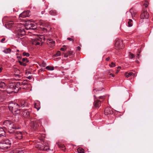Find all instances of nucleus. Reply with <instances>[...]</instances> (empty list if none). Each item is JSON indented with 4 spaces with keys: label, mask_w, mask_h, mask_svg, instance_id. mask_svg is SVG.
<instances>
[{
    "label": "nucleus",
    "mask_w": 153,
    "mask_h": 153,
    "mask_svg": "<svg viewBox=\"0 0 153 153\" xmlns=\"http://www.w3.org/2000/svg\"><path fill=\"white\" fill-rule=\"evenodd\" d=\"M8 107L9 110L13 114L15 113L17 114L19 113V106L17 103L11 102L9 104Z\"/></svg>",
    "instance_id": "f257e3e1"
},
{
    "label": "nucleus",
    "mask_w": 153,
    "mask_h": 153,
    "mask_svg": "<svg viewBox=\"0 0 153 153\" xmlns=\"http://www.w3.org/2000/svg\"><path fill=\"white\" fill-rule=\"evenodd\" d=\"M13 140L12 138L6 139L1 142L0 143V149H6L9 148Z\"/></svg>",
    "instance_id": "f03ea898"
},
{
    "label": "nucleus",
    "mask_w": 153,
    "mask_h": 153,
    "mask_svg": "<svg viewBox=\"0 0 153 153\" xmlns=\"http://www.w3.org/2000/svg\"><path fill=\"white\" fill-rule=\"evenodd\" d=\"M4 127L8 130L9 132L10 133H12L13 131L12 129H16L18 128L15 126L13 124L11 123V122L8 120H6L3 123Z\"/></svg>",
    "instance_id": "7ed1b4c3"
},
{
    "label": "nucleus",
    "mask_w": 153,
    "mask_h": 153,
    "mask_svg": "<svg viewBox=\"0 0 153 153\" xmlns=\"http://www.w3.org/2000/svg\"><path fill=\"white\" fill-rule=\"evenodd\" d=\"M12 131L13 133H15V137L16 139L21 140L22 138L23 137V134L22 132L16 131L15 129L13 130Z\"/></svg>",
    "instance_id": "20e7f679"
},
{
    "label": "nucleus",
    "mask_w": 153,
    "mask_h": 153,
    "mask_svg": "<svg viewBox=\"0 0 153 153\" xmlns=\"http://www.w3.org/2000/svg\"><path fill=\"white\" fill-rule=\"evenodd\" d=\"M30 16V11L29 10H27L21 13L19 16V17H22L24 18L26 17H28Z\"/></svg>",
    "instance_id": "39448f33"
},
{
    "label": "nucleus",
    "mask_w": 153,
    "mask_h": 153,
    "mask_svg": "<svg viewBox=\"0 0 153 153\" xmlns=\"http://www.w3.org/2000/svg\"><path fill=\"white\" fill-rule=\"evenodd\" d=\"M18 24L17 23H14L12 21L8 22L6 25V27L7 28H10L11 27H16Z\"/></svg>",
    "instance_id": "423d86ee"
},
{
    "label": "nucleus",
    "mask_w": 153,
    "mask_h": 153,
    "mask_svg": "<svg viewBox=\"0 0 153 153\" xmlns=\"http://www.w3.org/2000/svg\"><path fill=\"white\" fill-rule=\"evenodd\" d=\"M17 26V29L19 30L18 33V34L19 35H24L25 34V30L23 28H20V27L18 26L19 25L18 24Z\"/></svg>",
    "instance_id": "0eeeda50"
},
{
    "label": "nucleus",
    "mask_w": 153,
    "mask_h": 153,
    "mask_svg": "<svg viewBox=\"0 0 153 153\" xmlns=\"http://www.w3.org/2000/svg\"><path fill=\"white\" fill-rule=\"evenodd\" d=\"M47 44L51 47H52L55 45V42L51 39H48L47 40Z\"/></svg>",
    "instance_id": "6e6552de"
},
{
    "label": "nucleus",
    "mask_w": 153,
    "mask_h": 153,
    "mask_svg": "<svg viewBox=\"0 0 153 153\" xmlns=\"http://www.w3.org/2000/svg\"><path fill=\"white\" fill-rule=\"evenodd\" d=\"M20 85H21V83L19 82H17L16 83V86L15 87H14V85H11L10 86V88L8 89V90L9 89H11V92H12L13 91H14V90L16 89V87H17V88H18L17 87L19 86H20Z\"/></svg>",
    "instance_id": "1a4fd4ad"
},
{
    "label": "nucleus",
    "mask_w": 153,
    "mask_h": 153,
    "mask_svg": "<svg viewBox=\"0 0 153 153\" xmlns=\"http://www.w3.org/2000/svg\"><path fill=\"white\" fill-rule=\"evenodd\" d=\"M149 16V14L146 11H144L141 13L140 16L141 18L143 19H147Z\"/></svg>",
    "instance_id": "9d476101"
},
{
    "label": "nucleus",
    "mask_w": 153,
    "mask_h": 153,
    "mask_svg": "<svg viewBox=\"0 0 153 153\" xmlns=\"http://www.w3.org/2000/svg\"><path fill=\"white\" fill-rule=\"evenodd\" d=\"M5 137V131L4 129L0 127V138L4 139Z\"/></svg>",
    "instance_id": "9b49d317"
},
{
    "label": "nucleus",
    "mask_w": 153,
    "mask_h": 153,
    "mask_svg": "<svg viewBox=\"0 0 153 153\" xmlns=\"http://www.w3.org/2000/svg\"><path fill=\"white\" fill-rule=\"evenodd\" d=\"M41 120L40 119L37 120H34L33 121V128H37L38 126L39 125L38 124V123H41V122L40 121Z\"/></svg>",
    "instance_id": "f8f14e48"
},
{
    "label": "nucleus",
    "mask_w": 153,
    "mask_h": 153,
    "mask_svg": "<svg viewBox=\"0 0 153 153\" xmlns=\"http://www.w3.org/2000/svg\"><path fill=\"white\" fill-rule=\"evenodd\" d=\"M112 114V111L108 108H106L105 110V115Z\"/></svg>",
    "instance_id": "ddd939ff"
},
{
    "label": "nucleus",
    "mask_w": 153,
    "mask_h": 153,
    "mask_svg": "<svg viewBox=\"0 0 153 153\" xmlns=\"http://www.w3.org/2000/svg\"><path fill=\"white\" fill-rule=\"evenodd\" d=\"M94 105L95 107L99 108L101 105V102L99 100H95L94 102Z\"/></svg>",
    "instance_id": "4468645a"
},
{
    "label": "nucleus",
    "mask_w": 153,
    "mask_h": 153,
    "mask_svg": "<svg viewBox=\"0 0 153 153\" xmlns=\"http://www.w3.org/2000/svg\"><path fill=\"white\" fill-rule=\"evenodd\" d=\"M22 114L24 117H27L30 114V112L27 110H25L23 111Z\"/></svg>",
    "instance_id": "2eb2a0df"
},
{
    "label": "nucleus",
    "mask_w": 153,
    "mask_h": 153,
    "mask_svg": "<svg viewBox=\"0 0 153 153\" xmlns=\"http://www.w3.org/2000/svg\"><path fill=\"white\" fill-rule=\"evenodd\" d=\"M35 40H38L40 41H42L43 40L45 41V36H37V38L35 39Z\"/></svg>",
    "instance_id": "dca6fc26"
},
{
    "label": "nucleus",
    "mask_w": 153,
    "mask_h": 153,
    "mask_svg": "<svg viewBox=\"0 0 153 153\" xmlns=\"http://www.w3.org/2000/svg\"><path fill=\"white\" fill-rule=\"evenodd\" d=\"M6 84L3 82L0 81V88L2 89H5L6 88Z\"/></svg>",
    "instance_id": "f3484780"
},
{
    "label": "nucleus",
    "mask_w": 153,
    "mask_h": 153,
    "mask_svg": "<svg viewBox=\"0 0 153 153\" xmlns=\"http://www.w3.org/2000/svg\"><path fill=\"white\" fill-rule=\"evenodd\" d=\"M21 105L22 107H24L25 106H27V102L26 101L24 100L22 101L21 102Z\"/></svg>",
    "instance_id": "a211bd4d"
},
{
    "label": "nucleus",
    "mask_w": 153,
    "mask_h": 153,
    "mask_svg": "<svg viewBox=\"0 0 153 153\" xmlns=\"http://www.w3.org/2000/svg\"><path fill=\"white\" fill-rule=\"evenodd\" d=\"M134 74L132 72H129V73L126 72L125 74L126 77L127 78L131 76H134Z\"/></svg>",
    "instance_id": "6ab92c4d"
},
{
    "label": "nucleus",
    "mask_w": 153,
    "mask_h": 153,
    "mask_svg": "<svg viewBox=\"0 0 153 153\" xmlns=\"http://www.w3.org/2000/svg\"><path fill=\"white\" fill-rule=\"evenodd\" d=\"M11 51V49L9 48L5 49L3 51V52L6 54L9 53Z\"/></svg>",
    "instance_id": "aec40b11"
},
{
    "label": "nucleus",
    "mask_w": 153,
    "mask_h": 153,
    "mask_svg": "<svg viewBox=\"0 0 153 153\" xmlns=\"http://www.w3.org/2000/svg\"><path fill=\"white\" fill-rule=\"evenodd\" d=\"M77 151L78 153H84V150L82 148H79Z\"/></svg>",
    "instance_id": "412c9836"
},
{
    "label": "nucleus",
    "mask_w": 153,
    "mask_h": 153,
    "mask_svg": "<svg viewBox=\"0 0 153 153\" xmlns=\"http://www.w3.org/2000/svg\"><path fill=\"white\" fill-rule=\"evenodd\" d=\"M49 13L51 15H55L56 14V11L55 10H51L50 11Z\"/></svg>",
    "instance_id": "4be33fe9"
},
{
    "label": "nucleus",
    "mask_w": 153,
    "mask_h": 153,
    "mask_svg": "<svg viewBox=\"0 0 153 153\" xmlns=\"http://www.w3.org/2000/svg\"><path fill=\"white\" fill-rule=\"evenodd\" d=\"M49 146L48 144H45L44 146V148L43 149V150L44 151H47L49 150Z\"/></svg>",
    "instance_id": "5701e85b"
},
{
    "label": "nucleus",
    "mask_w": 153,
    "mask_h": 153,
    "mask_svg": "<svg viewBox=\"0 0 153 153\" xmlns=\"http://www.w3.org/2000/svg\"><path fill=\"white\" fill-rule=\"evenodd\" d=\"M46 69L49 71H52L54 70L53 67L50 66H47L46 67Z\"/></svg>",
    "instance_id": "b1692460"
},
{
    "label": "nucleus",
    "mask_w": 153,
    "mask_h": 153,
    "mask_svg": "<svg viewBox=\"0 0 153 153\" xmlns=\"http://www.w3.org/2000/svg\"><path fill=\"white\" fill-rule=\"evenodd\" d=\"M128 56L130 59H132L134 57V55L130 52L129 53Z\"/></svg>",
    "instance_id": "393cba45"
},
{
    "label": "nucleus",
    "mask_w": 153,
    "mask_h": 153,
    "mask_svg": "<svg viewBox=\"0 0 153 153\" xmlns=\"http://www.w3.org/2000/svg\"><path fill=\"white\" fill-rule=\"evenodd\" d=\"M35 24H34L33 23H31L30 22L28 23V25L30 26L31 27H34L35 26Z\"/></svg>",
    "instance_id": "a878e982"
},
{
    "label": "nucleus",
    "mask_w": 153,
    "mask_h": 153,
    "mask_svg": "<svg viewBox=\"0 0 153 153\" xmlns=\"http://www.w3.org/2000/svg\"><path fill=\"white\" fill-rule=\"evenodd\" d=\"M23 56H26L28 57L30 56V54L28 53L24 52L23 53Z\"/></svg>",
    "instance_id": "bb28decb"
},
{
    "label": "nucleus",
    "mask_w": 153,
    "mask_h": 153,
    "mask_svg": "<svg viewBox=\"0 0 153 153\" xmlns=\"http://www.w3.org/2000/svg\"><path fill=\"white\" fill-rule=\"evenodd\" d=\"M19 62L21 65H23L24 66H25L26 65V63H23L20 61H19Z\"/></svg>",
    "instance_id": "cd10ccee"
},
{
    "label": "nucleus",
    "mask_w": 153,
    "mask_h": 153,
    "mask_svg": "<svg viewBox=\"0 0 153 153\" xmlns=\"http://www.w3.org/2000/svg\"><path fill=\"white\" fill-rule=\"evenodd\" d=\"M22 61L23 62H29L28 60L27 59V58H23L22 59Z\"/></svg>",
    "instance_id": "c85d7f7f"
},
{
    "label": "nucleus",
    "mask_w": 153,
    "mask_h": 153,
    "mask_svg": "<svg viewBox=\"0 0 153 153\" xmlns=\"http://www.w3.org/2000/svg\"><path fill=\"white\" fill-rule=\"evenodd\" d=\"M109 66L111 67H114L115 66V64L113 62H111V64L109 65Z\"/></svg>",
    "instance_id": "c756f323"
},
{
    "label": "nucleus",
    "mask_w": 153,
    "mask_h": 153,
    "mask_svg": "<svg viewBox=\"0 0 153 153\" xmlns=\"http://www.w3.org/2000/svg\"><path fill=\"white\" fill-rule=\"evenodd\" d=\"M148 4L149 3L147 1H145V3L143 5L145 7H147L148 5Z\"/></svg>",
    "instance_id": "7c9ffc66"
},
{
    "label": "nucleus",
    "mask_w": 153,
    "mask_h": 153,
    "mask_svg": "<svg viewBox=\"0 0 153 153\" xmlns=\"http://www.w3.org/2000/svg\"><path fill=\"white\" fill-rule=\"evenodd\" d=\"M61 55V53H60V51H58L56 53V56H60Z\"/></svg>",
    "instance_id": "2f4dec72"
},
{
    "label": "nucleus",
    "mask_w": 153,
    "mask_h": 153,
    "mask_svg": "<svg viewBox=\"0 0 153 153\" xmlns=\"http://www.w3.org/2000/svg\"><path fill=\"white\" fill-rule=\"evenodd\" d=\"M67 53L68 56H70L72 54V51H69L67 52Z\"/></svg>",
    "instance_id": "473e14b6"
},
{
    "label": "nucleus",
    "mask_w": 153,
    "mask_h": 153,
    "mask_svg": "<svg viewBox=\"0 0 153 153\" xmlns=\"http://www.w3.org/2000/svg\"><path fill=\"white\" fill-rule=\"evenodd\" d=\"M4 100V99L0 96V102H3Z\"/></svg>",
    "instance_id": "72a5a7b5"
},
{
    "label": "nucleus",
    "mask_w": 153,
    "mask_h": 153,
    "mask_svg": "<svg viewBox=\"0 0 153 153\" xmlns=\"http://www.w3.org/2000/svg\"><path fill=\"white\" fill-rule=\"evenodd\" d=\"M119 42L118 41H117L115 44V45L116 46H117V47H119V46L118 45V43Z\"/></svg>",
    "instance_id": "f704fd0d"
},
{
    "label": "nucleus",
    "mask_w": 153,
    "mask_h": 153,
    "mask_svg": "<svg viewBox=\"0 0 153 153\" xmlns=\"http://www.w3.org/2000/svg\"><path fill=\"white\" fill-rule=\"evenodd\" d=\"M66 48H60V50L61 51H64L66 50Z\"/></svg>",
    "instance_id": "c9c22d12"
},
{
    "label": "nucleus",
    "mask_w": 153,
    "mask_h": 153,
    "mask_svg": "<svg viewBox=\"0 0 153 153\" xmlns=\"http://www.w3.org/2000/svg\"><path fill=\"white\" fill-rule=\"evenodd\" d=\"M67 39L70 41H73V40L72 38H68Z\"/></svg>",
    "instance_id": "e433bc0d"
},
{
    "label": "nucleus",
    "mask_w": 153,
    "mask_h": 153,
    "mask_svg": "<svg viewBox=\"0 0 153 153\" xmlns=\"http://www.w3.org/2000/svg\"><path fill=\"white\" fill-rule=\"evenodd\" d=\"M5 38H3L1 40V42H3L4 41H5Z\"/></svg>",
    "instance_id": "4c0bfd02"
},
{
    "label": "nucleus",
    "mask_w": 153,
    "mask_h": 153,
    "mask_svg": "<svg viewBox=\"0 0 153 153\" xmlns=\"http://www.w3.org/2000/svg\"><path fill=\"white\" fill-rule=\"evenodd\" d=\"M68 55L67 53H65L64 55V57H65L67 58L68 56Z\"/></svg>",
    "instance_id": "58836bf2"
},
{
    "label": "nucleus",
    "mask_w": 153,
    "mask_h": 153,
    "mask_svg": "<svg viewBox=\"0 0 153 153\" xmlns=\"http://www.w3.org/2000/svg\"><path fill=\"white\" fill-rule=\"evenodd\" d=\"M128 26L129 27H131V26H132V25L129 22H128Z\"/></svg>",
    "instance_id": "ea45409f"
},
{
    "label": "nucleus",
    "mask_w": 153,
    "mask_h": 153,
    "mask_svg": "<svg viewBox=\"0 0 153 153\" xmlns=\"http://www.w3.org/2000/svg\"><path fill=\"white\" fill-rule=\"evenodd\" d=\"M40 44V43L39 42H36V43L35 44L36 45H39Z\"/></svg>",
    "instance_id": "a19ab883"
},
{
    "label": "nucleus",
    "mask_w": 153,
    "mask_h": 153,
    "mask_svg": "<svg viewBox=\"0 0 153 153\" xmlns=\"http://www.w3.org/2000/svg\"><path fill=\"white\" fill-rule=\"evenodd\" d=\"M60 147L63 148V149H62L63 150H64V149H65V148H64L65 147V146L64 145H62V146H60Z\"/></svg>",
    "instance_id": "79ce46f5"
},
{
    "label": "nucleus",
    "mask_w": 153,
    "mask_h": 153,
    "mask_svg": "<svg viewBox=\"0 0 153 153\" xmlns=\"http://www.w3.org/2000/svg\"><path fill=\"white\" fill-rule=\"evenodd\" d=\"M77 48V50L78 51H80L81 49L80 47H79V46Z\"/></svg>",
    "instance_id": "37998d69"
},
{
    "label": "nucleus",
    "mask_w": 153,
    "mask_h": 153,
    "mask_svg": "<svg viewBox=\"0 0 153 153\" xmlns=\"http://www.w3.org/2000/svg\"><path fill=\"white\" fill-rule=\"evenodd\" d=\"M104 97L103 96H100L98 98L100 99H103V98Z\"/></svg>",
    "instance_id": "c03bdc74"
},
{
    "label": "nucleus",
    "mask_w": 153,
    "mask_h": 153,
    "mask_svg": "<svg viewBox=\"0 0 153 153\" xmlns=\"http://www.w3.org/2000/svg\"><path fill=\"white\" fill-rule=\"evenodd\" d=\"M25 28L27 29H30V27H25Z\"/></svg>",
    "instance_id": "a18cd8bd"
},
{
    "label": "nucleus",
    "mask_w": 153,
    "mask_h": 153,
    "mask_svg": "<svg viewBox=\"0 0 153 153\" xmlns=\"http://www.w3.org/2000/svg\"><path fill=\"white\" fill-rule=\"evenodd\" d=\"M110 75L111 76L113 77H114V75L112 74H110Z\"/></svg>",
    "instance_id": "49530a36"
},
{
    "label": "nucleus",
    "mask_w": 153,
    "mask_h": 153,
    "mask_svg": "<svg viewBox=\"0 0 153 153\" xmlns=\"http://www.w3.org/2000/svg\"><path fill=\"white\" fill-rule=\"evenodd\" d=\"M110 59V58L109 57H108L106 59V60L107 61H108Z\"/></svg>",
    "instance_id": "de8ad7c7"
},
{
    "label": "nucleus",
    "mask_w": 153,
    "mask_h": 153,
    "mask_svg": "<svg viewBox=\"0 0 153 153\" xmlns=\"http://www.w3.org/2000/svg\"><path fill=\"white\" fill-rule=\"evenodd\" d=\"M119 71H120L119 69L117 70V71L116 72V74H117L119 72Z\"/></svg>",
    "instance_id": "09e8293b"
},
{
    "label": "nucleus",
    "mask_w": 153,
    "mask_h": 153,
    "mask_svg": "<svg viewBox=\"0 0 153 153\" xmlns=\"http://www.w3.org/2000/svg\"><path fill=\"white\" fill-rule=\"evenodd\" d=\"M139 54H137V56H136V57L137 58H139Z\"/></svg>",
    "instance_id": "8fccbe9b"
},
{
    "label": "nucleus",
    "mask_w": 153,
    "mask_h": 153,
    "mask_svg": "<svg viewBox=\"0 0 153 153\" xmlns=\"http://www.w3.org/2000/svg\"><path fill=\"white\" fill-rule=\"evenodd\" d=\"M2 69V68H0V72H1V71Z\"/></svg>",
    "instance_id": "3c124183"
},
{
    "label": "nucleus",
    "mask_w": 153,
    "mask_h": 153,
    "mask_svg": "<svg viewBox=\"0 0 153 153\" xmlns=\"http://www.w3.org/2000/svg\"><path fill=\"white\" fill-rule=\"evenodd\" d=\"M40 146L39 145V149H40L41 150H43V149H42V148H41V147H40Z\"/></svg>",
    "instance_id": "603ef678"
},
{
    "label": "nucleus",
    "mask_w": 153,
    "mask_h": 153,
    "mask_svg": "<svg viewBox=\"0 0 153 153\" xmlns=\"http://www.w3.org/2000/svg\"><path fill=\"white\" fill-rule=\"evenodd\" d=\"M121 68V67L120 66H118V69H120Z\"/></svg>",
    "instance_id": "864d4df0"
},
{
    "label": "nucleus",
    "mask_w": 153,
    "mask_h": 153,
    "mask_svg": "<svg viewBox=\"0 0 153 153\" xmlns=\"http://www.w3.org/2000/svg\"><path fill=\"white\" fill-rule=\"evenodd\" d=\"M40 108H37V111H38V110H39V109H40Z\"/></svg>",
    "instance_id": "5fc2aeb1"
},
{
    "label": "nucleus",
    "mask_w": 153,
    "mask_h": 153,
    "mask_svg": "<svg viewBox=\"0 0 153 153\" xmlns=\"http://www.w3.org/2000/svg\"><path fill=\"white\" fill-rule=\"evenodd\" d=\"M43 13H44V11H42V14H43Z\"/></svg>",
    "instance_id": "6e6d98bb"
},
{
    "label": "nucleus",
    "mask_w": 153,
    "mask_h": 153,
    "mask_svg": "<svg viewBox=\"0 0 153 153\" xmlns=\"http://www.w3.org/2000/svg\"><path fill=\"white\" fill-rule=\"evenodd\" d=\"M96 90V89H94V92H95V90Z\"/></svg>",
    "instance_id": "4d7b16f0"
},
{
    "label": "nucleus",
    "mask_w": 153,
    "mask_h": 153,
    "mask_svg": "<svg viewBox=\"0 0 153 153\" xmlns=\"http://www.w3.org/2000/svg\"><path fill=\"white\" fill-rule=\"evenodd\" d=\"M63 47H65V45H63Z\"/></svg>",
    "instance_id": "13d9d810"
},
{
    "label": "nucleus",
    "mask_w": 153,
    "mask_h": 153,
    "mask_svg": "<svg viewBox=\"0 0 153 153\" xmlns=\"http://www.w3.org/2000/svg\"><path fill=\"white\" fill-rule=\"evenodd\" d=\"M17 52H19V50H17Z\"/></svg>",
    "instance_id": "bf43d9fd"
},
{
    "label": "nucleus",
    "mask_w": 153,
    "mask_h": 153,
    "mask_svg": "<svg viewBox=\"0 0 153 153\" xmlns=\"http://www.w3.org/2000/svg\"><path fill=\"white\" fill-rule=\"evenodd\" d=\"M30 76H29V78H28V79H30Z\"/></svg>",
    "instance_id": "052dcab7"
},
{
    "label": "nucleus",
    "mask_w": 153,
    "mask_h": 153,
    "mask_svg": "<svg viewBox=\"0 0 153 153\" xmlns=\"http://www.w3.org/2000/svg\"><path fill=\"white\" fill-rule=\"evenodd\" d=\"M94 97H95V95H94Z\"/></svg>",
    "instance_id": "680f3d73"
},
{
    "label": "nucleus",
    "mask_w": 153,
    "mask_h": 153,
    "mask_svg": "<svg viewBox=\"0 0 153 153\" xmlns=\"http://www.w3.org/2000/svg\"><path fill=\"white\" fill-rule=\"evenodd\" d=\"M11 93V92H10L9 93Z\"/></svg>",
    "instance_id": "e2e57ef3"
}]
</instances>
